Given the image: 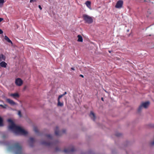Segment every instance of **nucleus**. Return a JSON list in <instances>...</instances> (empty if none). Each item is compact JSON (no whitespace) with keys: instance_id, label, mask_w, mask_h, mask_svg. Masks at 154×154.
<instances>
[{"instance_id":"f257e3e1","label":"nucleus","mask_w":154,"mask_h":154,"mask_svg":"<svg viewBox=\"0 0 154 154\" xmlns=\"http://www.w3.org/2000/svg\"><path fill=\"white\" fill-rule=\"evenodd\" d=\"M8 121L11 123V124L9 126V129L13 131L15 133L24 135H26L27 134V131L21 127L16 125L11 119H8Z\"/></svg>"},{"instance_id":"f03ea898","label":"nucleus","mask_w":154,"mask_h":154,"mask_svg":"<svg viewBox=\"0 0 154 154\" xmlns=\"http://www.w3.org/2000/svg\"><path fill=\"white\" fill-rule=\"evenodd\" d=\"M9 150H14L16 154H23L22 147L20 143L17 142L11 143L8 146Z\"/></svg>"},{"instance_id":"7ed1b4c3","label":"nucleus","mask_w":154,"mask_h":154,"mask_svg":"<svg viewBox=\"0 0 154 154\" xmlns=\"http://www.w3.org/2000/svg\"><path fill=\"white\" fill-rule=\"evenodd\" d=\"M83 17L85 23L90 24L93 22V19L92 17L87 14H84L83 16Z\"/></svg>"},{"instance_id":"20e7f679","label":"nucleus","mask_w":154,"mask_h":154,"mask_svg":"<svg viewBox=\"0 0 154 154\" xmlns=\"http://www.w3.org/2000/svg\"><path fill=\"white\" fill-rule=\"evenodd\" d=\"M150 102L149 101L143 102L138 108V112H140L141 110L143 108H144L145 109L147 108Z\"/></svg>"},{"instance_id":"39448f33","label":"nucleus","mask_w":154,"mask_h":154,"mask_svg":"<svg viewBox=\"0 0 154 154\" xmlns=\"http://www.w3.org/2000/svg\"><path fill=\"white\" fill-rule=\"evenodd\" d=\"M75 151V149L73 146H71L67 149H65L63 150V152L65 153H69Z\"/></svg>"},{"instance_id":"423d86ee","label":"nucleus","mask_w":154,"mask_h":154,"mask_svg":"<svg viewBox=\"0 0 154 154\" xmlns=\"http://www.w3.org/2000/svg\"><path fill=\"white\" fill-rule=\"evenodd\" d=\"M123 2L122 0L118 1L116 3L115 7L116 8H121L123 5Z\"/></svg>"},{"instance_id":"0eeeda50","label":"nucleus","mask_w":154,"mask_h":154,"mask_svg":"<svg viewBox=\"0 0 154 154\" xmlns=\"http://www.w3.org/2000/svg\"><path fill=\"white\" fill-rule=\"evenodd\" d=\"M23 83L22 80L20 78H18L15 80V83L17 86H20L21 85L23 84Z\"/></svg>"},{"instance_id":"6e6552de","label":"nucleus","mask_w":154,"mask_h":154,"mask_svg":"<svg viewBox=\"0 0 154 154\" xmlns=\"http://www.w3.org/2000/svg\"><path fill=\"white\" fill-rule=\"evenodd\" d=\"M59 128L58 127H56V129L55 130V134L57 136H60L61 135V132L58 131Z\"/></svg>"},{"instance_id":"1a4fd4ad","label":"nucleus","mask_w":154,"mask_h":154,"mask_svg":"<svg viewBox=\"0 0 154 154\" xmlns=\"http://www.w3.org/2000/svg\"><path fill=\"white\" fill-rule=\"evenodd\" d=\"M6 57L3 54H0V62L5 61Z\"/></svg>"},{"instance_id":"9d476101","label":"nucleus","mask_w":154,"mask_h":154,"mask_svg":"<svg viewBox=\"0 0 154 154\" xmlns=\"http://www.w3.org/2000/svg\"><path fill=\"white\" fill-rule=\"evenodd\" d=\"M7 64L4 61H2L0 63V66L2 67L6 68L7 67Z\"/></svg>"},{"instance_id":"9b49d317","label":"nucleus","mask_w":154,"mask_h":154,"mask_svg":"<svg viewBox=\"0 0 154 154\" xmlns=\"http://www.w3.org/2000/svg\"><path fill=\"white\" fill-rule=\"evenodd\" d=\"M6 101L11 105H14L16 104V103L13 100H11L10 99H6Z\"/></svg>"},{"instance_id":"f8f14e48","label":"nucleus","mask_w":154,"mask_h":154,"mask_svg":"<svg viewBox=\"0 0 154 154\" xmlns=\"http://www.w3.org/2000/svg\"><path fill=\"white\" fill-rule=\"evenodd\" d=\"M42 144L43 145L46 146H50L51 145V143L50 142H47L45 141L42 142Z\"/></svg>"},{"instance_id":"ddd939ff","label":"nucleus","mask_w":154,"mask_h":154,"mask_svg":"<svg viewBox=\"0 0 154 154\" xmlns=\"http://www.w3.org/2000/svg\"><path fill=\"white\" fill-rule=\"evenodd\" d=\"M10 96L14 98H18L19 97V94L17 93H15L14 94H10Z\"/></svg>"},{"instance_id":"4468645a","label":"nucleus","mask_w":154,"mask_h":154,"mask_svg":"<svg viewBox=\"0 0 154 154\" xmlns=\"http://www.w3.org/2000/svg\"><path fill=\"white\" fill-rule=\"evenodd\" d=\"M90 116L94 121L96 119V117H95V114H94V112H92V111L91 112V113L90 114Z\"/></svg>"},{"instance_id":"2eb2a0df","label":"nucleus","mask_w":154,"mask_h":154,"mask_svg":"<svg viewBox=\"0 0 154 154\" xmlns=\"http://www.w3.org/2000/svg\"><path fill=\"white\" fill-rule=\"evenodd\" d=\"M29 142L30 143V145L31 146H32V144H33L34 142V138L32 137H30L29 138Z\"/></svg>"},{"instance_id":"dca6fc26","label":"nucleus","mask_w":154,"mask_h":154,"mask_svg":"<svg viewBox=\"0 0 154 154\" xmlns=\"http://www.w3.org/2000/svg\"><path fill=\"white\" fill-rule=\"evenodd\" d=\"M77 37L78 38V39L77 40L78 42H83V38L81 35H78L77 36Z\"/></svg>"},{"instance_id":"f3484780","label":"nucleus","mask_w":154,"mask_h":154,"mask_svg":"<svg viewBox=\"0 0 154 154\" xmlns=\"http://www.w3.org/2000/svg\"><path fill=\"white\" fill-rule=\"evenodd\" d=\"M4 39L5 40L7 41L8 42L11 43L12 44V41L9 39V38L7 36H5Z\"/></svg>"},{"instance_id":"a211bd4d","label":"nucleus","mask_w":154,"mask_h":154,"mask_svg":"<svg viewBox=\"0 0 154 154\" xmlns=\"http://www.w3.org/2000/svg\"><path fill=\"white\" fill-rule=\"evenodd\" d=\"M85 4L88 8H89L91 7V2L90 1H87L85 2Z\"/></svg>"},{"instance_id":"6ab92c4d","label":"nucleus","mask_w":154,"mask_h":154,"mask_svg":"<svg viewBox=\"0 0 154 154\" xmlns=\"http://www.w3.org/2000/svg\"><path fill=\"white\" fill-rule=\"evenodd\" d=\"M3 120L0 117V126H3Z\"/></svg>"},{"instance_id":"aec40b11","label":"nucleus","mask_w":154,"mask_h":154,"mask_svg":"<svg viewBox=\"0 0 154 154\" xmlns=\"http://www.w3.org/2000/svg\"><path fill=\"white\" fill-rule=\"evenodd\" d=\"M46 136L47 137V138L49 139H52V136L50 134H47L46 135Z\"/></svg>"},{"instance_id":"412c9836","label":"nucleus","mask_w":154,"mask_h":154,"mask_svg":"<svg viewBox=\"0 0 154 154\" xmlns=\"http://www.w3.org/2000/svg\"><path fill=\"white\" fill-rule=\"evenodd\" d=\"M4 3V0H0V7H2Z\"/></svg>"},{"instance_id":"4be33fe9","label":"nucleus","mask_w":154,"mask_h":154,"mask_svg":"<svg viewBox=\"0 0 154 154\" xmlns=\"http://www.w3.org/2000/svg\"><path fill=\"white\" fill-rule=\"evenodd\" d=\"M63 105V104L62 103H61L60 100H58V105L60 106H62Z\"/></svg>"},{"instance_id":"5701e85b","label":"nucleus","mask_w":154,"mask_h":154,"mask_svg":"<svg viewBox=\"0 0 154 154\" xmlns=\"http://www.w3.org/2000/svg\"><path fill=\"white\" fill-rule=\"evenodd\" d=\"M34 130L35 132L36 133H38V130L37 128L34 127Z\"/></svg>"},{"instance_id":"b1692460","label":"nucleus","mask_w":154,"mask_h":154,"mask_svg":"<svg viewBox=\"0 0 154 154\" xmlns=\"http://www.w3.org/2000/svg\"><path fill=\"white\" fill-rule=\"evenodd\" d=\"M18 114L20 117H22V115L21 112L19 110L18 111Z\"/></svg>"},{"instance_id":"393cba45","label":"nucleus","mask_w":154,"mask_h":154,"mask_svg":"<svg viewBox=\"0 0 154 154\" xmlns=\"http://www.w3.org/2000/svg\"><path fill=\"white\" fill-rule=\"evenodd\" d=\"M63 96V95L62 94V95H60L58 97V100H60V99Z\"/></svg>"},{"instance_id":"a878e982","label":"nucleus","mask_w":154,"mask_h":154,"mask_svg":"<svg viewBox=\"0 0 154 154\" xmlns=\"http://www.w3.org/2000/svg\"><path fill=\"white\" fill-rule=\"evenodd\" d=\"M121 135L120 133H117L116 134V135L117 137H119Z\"/></svg>"},{"instance_id":"bb28decb","label":"nucleus","mask_w":154,"mask_h":154,"mask_svg":"<svg viewBox=\"0 0 154 154\" xmlns=\"http://www.w3.org/2000/svg\"><path fill=\"white\" fill-rule=\"evenodd\" d=\"M66 131L65 130H63L62 131V133H65Z\"/></svg>"},{"instance_id":"cd10ccee","label":"nucleus","mask_w":154,"mask_h":154,"mask_svg":"<svg viewBox=\"0 0 154 154\" xmlns=\"http://www.w3.org/2000/svg\"><path fill=\"white\" fill-rule=\"evenodd\" d=\"M3 33V32L2 30L0 29V34H2Z\"/></svg>"},{"instance_id":"c85d7f7f","label":"nucleus","mask_w":154,"mask_h":154,"mask_svg":"<svg viewBox=\"0 0 154 154\" xmlns=\"http://www.w3.org/2000/svg\"><path fill=\"white\" fill-rule=\"evenodd\" d=\"M38 8L40 9V10H42V8L41 7V6L40 5H38Z\"/></svg>"},{"instance_id":"c756f323","label":"nucleus","mask_w":154,"mask_h":154,"mask_svg":"<svg viewBox=\"0 0 154 154\" xmlns=\"http://www.w3.org/2000/svg\"><path fill=\"white\" fill-rule=\"evenodd\" d=\"M3 20V18H0V22H1Z\"/></svg>"},{"instance_id":"7c9ffc66","label":"nucleus","mask_w":154,"mask_h":154,"mask_svg":"<svg viewBox=\"0 0 154 154\" xmlns=\"http://www.w3.org/2000/svg\"><path fill=\"white\" fill-rule=\"evenodd\" d=\"M82 78H84V76L82 75H79Z\"/></svg>"},{"instance_id":"2f4dec72","label":"nucleus","mask_w":154,"mask_h":154,"mask_svg":"<svg viewBox=\"0 0 154 154\" xmlns=\"http://www.w3.org/2000/svg\"><path fill=\"white\" fill-rule=\"evenodd\" d=\"M71 69L72 70H75V69L74 68H73V67H71Z\"/></svg>"},{"instance_id":"473e14b6","label":"nucleus","mask_w":154,"mask_h":154,"mask_svg":"<svg viewBox=\"0 0 154 154\" xmlns=\"http://www.w3.org/2000/svg\"><path fill=\"white\" fill-rule=\"evenodd\" d=\"M67 94V93L66 92H65L64 93V94H62L63 96H64V95L66 94Z\"/></svg>"},{"instance_id":"72a5a7b5","label":"nucleus","mask_w":154,"mask_h":154,"mask_svg":"<svg viewBox=\"0 0 154 154\" xmlns=\"http://www.w3.org/2000/svg\"><path fill=\"white\" fill-rule=\"evenodd\" d=\"M0 106L3 108H4V106L2 105H0Z\"/></svg>"},{"instance_id":"f704fd0d","label":"nucleus","mask_w":154,"mask_h":154,"mask_svg":"<svg viewBox=\"0 0 154 154\" xmlns=\"http://www.w3.org/2000/svg\"><path fill=\"white\" fill-rule=\"evenodd\" d=\"M35 1H36V0H32V2H35Z\"/></svg>"},{"instance_id":"c9c22d12","label":"nucleus","mask_w":154,"mask_h":154,"mask_svg":"<svg viewBox=\"0 0 154 154\" xmlns=\"http://www.w3.org/2000/svg\"><path fill=\"white\" fill-rule=\"evenodd\" d=\"M56 150L57 151H58V148H56Z\"/></svg>"},{"instance_id":"e433bc0d","label":"nucleus","mask_w":154,"mask_h":154,"mask_svg":"<svg viewBox=\"0 0 154 154\" xmlns=\"http://www.w3.org/2000/svg\"><path fill=\"white\" fill-rule=\"evenodd\" d=\"M30 2H32V0H30Z\"/></svg>"},{"instance_id":"4c0bfd02","label":"nucleus","mask_w":154,"mask_h":154,"mask_svg":"<svg viewBox=\"0 0 154 154\" xmlns=\"http://www.w3.org/2000/svg\"><path fill=\"white\" fill-rule=\"evenodd\" d=\"M5 137L4 136V135H3V138H5Z\"/></svg>"},{"instance_id":"58836bf2","label":"nucleus","mask_w":154,"mask_h":154,"mask_svg":"<svg viewBox=\"0 0 154 154\" xmlns=\"http://www.w3.org/2000/svg\"><path fill=\"white\" fill-rule=\"evenodd\" d=\"M109 53H110L111 52V51H109Z\"/></svg>"},{"instance_id":"ea45409f","label":"nucleus","mask_w":154,"mask_h":154,"mask_svg":"<svg viewBox=\"0 0 154 154\" xmlns=\"http://www.w3.org/2000/svg\"><path fill=\"white\" fill-rule=\"evenodd\" d=\"M101 100H103V98H101Z\"/></svg>"}]
</instances>
